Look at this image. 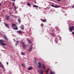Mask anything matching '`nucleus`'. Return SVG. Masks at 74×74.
Instances as JSON below:
<instances>
[{"label": "nucleus", "mask_w": 74, "mask_h": 74, "mask_svg": "<svg viewBox=\"0 0 74 74\" xmlns=\"http://www.w3.org/2000/svg\"><path fill=\"white\" fill-rule=\"evenodd\" d=\"M4 40L3 39L0 40V44L2 45L3 47H4L5 45H7V44L5 43H4Z\"/></svg>", "instance_id": "f257e3e1"}, {"label": "nucleus", "mask_w": 74, "mask_h": 74, "mask_svg": "<svg viewBox=\"0 0 74 74\" xmlns=\"http://www.w3.org/2000/svg\"><path fill=\"white\" fill-rule=\"evenodd\" d=\"M69 30L70 32H72V31L74 30V26H72L71 27H69Z\"/></svg>", "instance_id": "f03ea898"}, {"label": "nucleus", "mask_w": 74, "mask_h": 74, "mask_svg": "<svg viewBox=\"0 0 74 74\" xmlns=\"http://www.w3.org/2000/svg\"><path fill=\"white\" fill-rule=\"evenodd\" d=\"M33 44H31V46L29 47V52H30L32 51V48H33Z\"/></svg>", "instance_id": "7ed1b4c3"}, {"label": "nucleus", "mask_w": 74, "mask_h": 74, "mask_svg": "<svg viewBox=\"0 0 74 74\" xmlns=\"http://www.w3.org/2000/svg\"><path fill=\"white\" fill-rule=\"evenodd\" d=\"M14 26H15V28L14 27ZM12 27H14L13 29H14L15 30H18V27H17L16 25H15L14 24H12Z\"/></svg>", "instance_id": "20e7f679"}, {"label": "nucleus", "mask_w": 74, "mask_h": 74, "mask_svg": "<svg viewBox=\"0 0 74 74\" xmlns=\"http://www.w3.org/2000/svg\"><path fill=\"white\" fill-rule=\"evenodd\" d=\"M37 67L39 68V69H41V63L40 62H39L38 63V65L37 66Z\"/></svg>", "instance_id": "39448f33"}, {"label": "nucleus", "mask_w": 74, "mask_h": 74, "mask_svg": "<svg viewBox=\"0 0 74 74\" xmlns=\"http://www.w3.org/2000/svg\"><path fill=\"white\" fill-rule=\"evenodd\" d=\"M43 72L44 71L42 69L40 70L39 71L38 70V73H40V74H43Z\"/></svg>", "instance_id": "423d86ee"}, {"label": "nucleus", "mask_w": 74, "mask_h": 74, "mask_svg": "<svg viewBox=\"0 0 74 74\" xmlns=\"http://www.w3.org/2000/svg\"><path fill=\"white\" fill-rule=\"evenodd\" d=\"M50 5L52 6V7H54L55 8H59V6H58V5H53L51 4Z\"/></svg>", "instance_id": "0eeeda50"}, {"label": "nucleus", "mask_w": 74, "mask_h": 74, "mask_svg": "<svg viewBox=\"0 0 74 74\" xmlns=\"http://www.w3.org/2000/svg\"><path fill=\"white\" fill-rule=\"evenodd\" d=\"M22 45L23 46V48L24 49H25V48H26V45L25 44V43L24 42H22Z\"/></svg>", "instance_id": "6e6552de"}, {"label": "nucleus", "mask_w": 74, "mask_h": 74, "mask_svg": "<svg viewBox=\"0 0 74 74\" xmlns=\"http://www.w3.org/2000/svg\"><path fill=\"white\" fill-rule=\"evenodd\" d=\"M3 23L4 25H5L6 27H8V28L9 27V25L8 24H7L5 23Z\"/></svg>", "instance_id": "1a4fd4ad"}, {"label": "nucleus", "mask_w": 74, "mask_h": 74, "mask_svg": "<svg viewBox=\"0 0 74 74\" xmlns=\"http://www.w3.org/2000/svg\"><path fill=\"white\" fill-rule=\"evenodd\" d=\"M0 66L1 68H2V69H3V68L4 67V66H3V64H2V63H1V62H0Z\"/></svg>", "instance_id": "9d476101"}, {"label": "nucleus", "mask_w": 74, "mask_h": 74, "mask_svg": "<svg viewBox=\"0 0 74 74\" xmlns=\"http://www.w3.org/2000/svg\"><path fill=\"white\" fill-rule=\"evenodd\" d=\"M27 40L29 42L28 44H32V42L30 40H29V39H27Z\"/></svg>", "instance_id": "9b49d317"}, {"label": "nucleus", "mask_w": 74, "mask_h": 74, "mask_svg": "<svg viewBox=\"0 0 74 74\" xmlns=\"http://www.w3.org/2000/svg\"><path fill=\"white\" fill-rule=\"evenodd\" d=\"M17 32H18L19 34H21V33H23V32L21 31H17Z\"/></svg>", "instance_id": "f8f14e48"}, {"label": "nucleus", "mask_w": 74, "mask_h": 74, "mask_svg": "<svg viewBox=\"0 0 74 74\" xmlns=\"http://www.w3.org/2000/svg\"><path fill=\"white\" fill-rule=\"evenodd\" d=\"M4 36L5 38V39L6 40L8 41V39L7 38V36H5V35H4Z\"/></svg>", "instance_id": "ddd939ff"}, {"label": "nucleus", "mask_w": 74, "mask_h": 74, "mask_svg": "<svg viewBox=\"0 0 74 74\" xmlns=\"http://www.w3.org/2000/svg\"><path fill=\"white\" fill-rule=\"evenodd\" d=\"M21 28L22 30H23L24 29V26L23 25H21Z\"/></svg>", "instance_id": "4468645a"}, {"label": "nucleus", "mask_w": 74, "mask_h": 74, "mask_svg": "<svg viewBox=\"0 0 74 74\" xmlns=\"http://www.w3.org/2000/svg\"><path fill=\"white\" fill-rule=\"evenodd\" d=\"M32 69L33 68H32V67H30L29 68H28V70H32Z\"/></svg>", "instance_id": "2eb2a0df"}, {"label": "nucleus", "mask_w": 74, "mask_h": 74, "mask_svg": "<svg viewBox=\"0 0 74 74\" xmlns=\"http://www.w3.org/2000/svg\"><path fill=\"white\" fill-rule=\"evenodd\" d=\"M18 21L19 23H21V18H19L18 20Z\"/></svg>", "instance_id": "dca6fc26"}, {"label": "nucleus", "mask_w": 74, "mask_h": 74, "mask_svg": "<svg viewBox=\"0 0 74 74\" xmlns=\"http://www.w3.org/2000/svg\"><path fill=\"white\" fill-rule=\"evenodd\" d=\"M33 7H35V8H38L39 7L38 6H37L36 5H34L33 6Z\"/></svg>", "instance_id": "f3484780"}, {"label": "nucleus", "mask_w": 74, "mask_h": 74, "mask_svg": "<svg viewBox=\"0 0 74 74\" xmlns=\"http://www.w3.org/2000/svg\"><path fill=\"white\" fill-rule=\"evenodd\" d=\"M42 67L44 70H45V66L44 65V64H42Z\"/></svg>", "instance_id": "a211bd4d"}, {"label": "nucleus", "mask_w": 74, "mask_h": 74, "mask_svg": "<svg viewBox=\"0 0 74 74\" xmlns=\"http://www.w3.org/2000/svg\"><path fill=\"white\" fill-rule=\"evenodd\" d=\"M56 30H57V31H59L58 33H60V29H59V28H57V29H56Z\"/></svg>", "instance_id": "6ab92c4d"}, {"label": "nucleus", "mask_w": 74, "mask_h": 74, "mask_svg": "<svg viewBox=\"0 0 74 74\" xmlns=\"http://www.w3.org/2000/svg\"><path fill=\"white\" fill-rule=\"evenodd\" d=\"M27 5H28V6H29V7H31V5L30 3H29V2L27 3Z\"/></svg>", "instance_id": "aec40b11"}, {"label": "nucleus", "mask_w": 74, "mask_h": 74, "mask_svg": "<svg viewBox=\"0 0 74 74\" xmlns=\"http://www.w3.org/2000/svg\"><path fill=\"white\" fill-rule=\"evenodd\" d=\"M21 55H25V53L24 52H22V53H21Z\"/></svg>", "instance_id": "412c9836"}, {"label": "nucleus", "mask_w": 74, "mask_h": 74, "mask_svg": "<svg viewBox=\"0 0 74 74\" xmlns=\"http://www.w3.org/2000/svg\"><path fill=\"white\" fill-rule=\"evenodd\" d=\"M47 22V19H43V20L42 22Z\"/></svg>", "instance_id": "4be33fe9"}, {"label": "nucleus", "mask_w": 74, "mask_h": 74, "mask_svg": "<svg viewBox=\"0 0 74 74\" xmlns=\"http://www.w3.org/2000/svg\"><path fill=\"white\" fill-rule=\"evenodd\" d=\"M50 73L51 74H55V72H52V71H50Z\"/></svg>", "instance_id": "5701e85b"}, {"label": "nucleus", "mask_w": 74, "mask_h": 74, "mask_svg": "<svg viewBox=\"0 0 74 74\" xmlns=\"http://www.w3.org/2000/svg\"><path fill=\"white\" fill-rule=\"evenodd\" d=\"M40 26H41V27H43L44 26V24H43V23H42L40 25Z\"/></svg>", "instance_id": "b1692460"}, {"label": "nucleus", "mask_w": 74, "mask_h": 74, "mask_svg": "<svg viewBox=\"0 0 74 74\" xmlns=\"http://www.w3.org/2000/svg\"><path fill=\"white\" fill-rule=\"evenodd\" d=\"M22 65L23 67H25V64H22Z\"/></svg>", "instance_id": "393cba45"}, {"label": "nucleus", "mask_w": 74, "mask_h": 74, "mask_svg": "<svg viewBox=\"0 0 74 74\" xmlns=\"http://www.w3.org/2000/svg\"><path fill=\"white\" fill-rule=\"evenodd\" d=\"M49 70H50V69H49V68L47 69V72L48 73V71H49Z\"/></svg>", "instance_id": "a878e982"}, {"label": "nucleus", "mask_w": 74, "mask_h": 74, "mask_svg": "<svg viewBox=\"0 0 74 74\" xmlns=\"http://www.w3.org/2000/svg\"><path fill=\"white\" fill-rule=\"evenodd\" d=\"M55 42L56 43V44H58V41L57 40H55Z\"/></svg>", "instance_id": "bb28decb"}, {"label": "nucleus", "mask_w": 74, "mask_h": 74, "mask_svg": "<svg viewBox=\"0 0 74 74\" xmlns=\"http://www.w3.org/2000/svg\"><path fill=\"white\" fill-rule=\"evenodd\" d=\"M6 20H7V21H8L10 19V18H6Z\"/></svg>", "instance_id": "cd10ccee"}, {"label": "nucleus", "mask_w": 74, "mask_h": 74, "mask_svg": "<svg viewBox=\"0 0 74 74\" xmlns=\"http://www.w3.org/2000/svg\"><path fill=\"white\" fill-rule=\"evenodd\" d=\"M6 17H7V18H10V16H6Z\"/></svg>", "instance_id": "c85d7f7f"}, {"label": "nucleus", "mask_w": 74, "mask_h": 74, "mask_svg": "<svg viewBox=\"0 0 74 74\" xmlns=\"http://www.w3.org/2000/svg\"><path fill=\"white\" fill-rule=\"evenodd\" d=\"M12 6H14V2H12Z\"/></svg>", "instance_id": "c756f323"}, {"label": "nucleus", "mask_w": 74, "mask_h": 74, "mask_svg": "<svg viewBox=\"0 0 74 74\" xmlns=\"http://www.w3.org/2000/svg\"><path fill=\"white\" fill-rule=\"evenodd\" d=\"M14 8H15V10H16V6H14Z\"/></svg>", "instance_id": "7c9ffc66"}, {"label": "nucleus", "mask_w": 74, "mask_h": 74, "mask_svg": "<svg viewBox=\"0 0 74 74\" xmlns=\"http://www.w3.org/2000/svg\"><path fill=\"white\" fill-rule=\"evenodd\" d=\"M40 20L41 21H42V22H43V19H42V18H41L40 19Z\"/></svg>", "instance_id": "2f4dec72"}, {"label": "nucleus", "mask_w": 74, "mask_h": 74, "mask_svg": "<svg viewBox=\"0 0 74 74\" xmlns=\"http://www.w3.org/2000/svg\"><path fill=\"white\" fill-rule=\"evenodd\" d=\"M16 43H17V44H18L19 43V42L18 41H16Z\"/></svg>", "instance_id": "473e14b6"}, {"label": "nucleus", "mask_w": 74, "mask_h": 74, "mask_svg": "<svg viewBox=\"0 0 74 74\" xmlns=\"http://www.w3.org/2000/svg\"><path fill=\"white\" fill-rule=\"evenodd\" d=\"M57 1H58L59 2L60 1V0H56Z\"/></svg>", "instance_id": "72a5a7b5"}, {"label": "nucleus", "mask_w": 74, "mask_h": 74, "mask_svg": "<svg viewBox=\"0 0 74 74\" xmlns=\"http://www.w3.org/2000/svg\"><path fill=\"white\" fill-rule=\"evenodd\" d=\"M11 1H15V0H11Z\"/></svg>", "instance_id": "f704fd0d"}, {"label": "nucleus", "mask_w": 74, "mask_h": 74, "mask_svg": "<svg viewBox=\"0 0 74 74\" xmlns=\"http://www.w3.org/2000/svg\"><path fill=\"white\" fill-rule=\"evenodd\" d=\"M58 28H59L58 27H55V29H58Z\"/></svg>", "instance_id": "c9c22d12"}, {"label": "nucleus", "mask_w": 74, "mask_h": 74, "mask_svg": "<svg viewBox=\"0 0 74 74\" xmlns=\"http://www.w3.org/2000/svg\"><path fill=\"white\" fill-rule=\"evenodd\" d=\"M34 63H36V60H35V61H34Z\"/></svg>", "instance_id": "e433bc0d"}, {"label": "nucleus", "mask_w": 74, "mask_h": 74, "mask_svg": "<svg viewBox=\"0 0 74 74\" xmlns=\"http://www.w3.org/2000/svg\"><path fill=\"white\" fill-rule=\"evenodd\" d=\"M6 64L8 65V62H6Z\"/></svg>", "instance_id": "4c0bfd02"}, {"label": "nucleus", "mask_w": 74, "mask_h": 74, "mask_svg": "<svg viewBox=\"0 0 74 74\" xmlns=\"http://www.w3.org/2000/svg\"><path fill=\"white\" fill-rule=\"evenodd\" d=\"M2 5V3H0V6H1Z\"/></svg>", "instance_id": "58836bf2"}, {"label": "nucleus", "mask_w": 74, "mask_h": 74, "mask_svg": "<svg viewBox=\"0 0 74 74\" xmlns=\"http://www.w3.org/2000/svg\"><path fill=\"white\" fill-rule=\"evenodd\" d=\"M72 34H74V32H72Z\"/></svg>", "instance_id": "ea45409f"}, {"label": "nucleus", "mask_w": 74, "mask_h": 74, "mask_svg": "<svg viewBox=\"0 0 74 74\" xmlns=\"http://www.w3.org/2000/svg\"><path fill=\"white\" fill-rule=\"evenodd\" d=\"M15 45H18V44L17 43H16Z\"/></svg>", "instance_id": "a19ab883"}, {"label": "nucleus", "mask_w": 74, "mask_h": 74, "mask_svg": "<svg viewBox=\"0 0 74 74\" xmlns=\"http://www.w3.org/2000/svg\"><path fill=\"white\" fill-rule=\"evenodd\" d=\"M14 41H15V40L14 39Z\"/></svg>", "instance_id": "79ce46f5"}, {"label": "nucleus", "mask_w": 74, "mask_h": 74, "mask_svg": "<svg viewBox=\"0 0 74 74\" xmlns=\"http://www.w3.org/2000/svg\"><path fill=\"white\" fill-rule=\"evenodd\" d=\"M39 9H41V8L40 7H39Z\"/></svg>", "instance_id": "37998d69"}, {"label": "nucleus", "mask_w": 74, "mask_h": 74, "mask_svg": "<svg viewBox=\"0 0 74 74\" xmlns=\"http://www.w3.org/2000/svg\"><path fill=\"white\" fill-rule=\"evenodd\" d=\"M3 48H4L5 49V48L4 47H3Z\"/></svg>", "instance_id": "c03bdc74"}]
</instances>
